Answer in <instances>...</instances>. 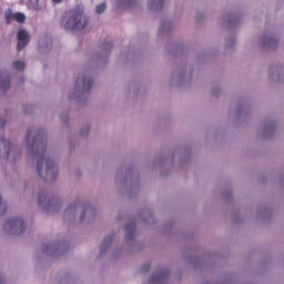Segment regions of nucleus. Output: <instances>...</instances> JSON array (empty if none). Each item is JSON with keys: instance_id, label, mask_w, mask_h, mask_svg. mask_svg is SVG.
<instances>
[{"instance_id": "7", "label": "nucleus", "mask_w": 284, "mask_h": 284, "mask_svg": "<svg viewBox=\"0 0 284 284\" xmlns=\"http://www.w3.org/2000/svg\"><path fill=\"white\" fill-rule=\"evenodd\" d=\"M263 45L264 48L275 50V48H278V40H276L275 38H264Z\"/></svg>"}, {"instance_id": "9", "label": "nucleus", "mask_w": 284, "mask_h": 284, "mask_svg": "<svg viewBox=\"0 0 284 284\" xmlns=\"http://www.w3.org/2000/svg\"><path fill=\"white\" fill-rule=\"evenodd\" d=\"M113 239H114V235H109V236L104 237V240L100 246L102 254L105 252V250H108V247H110V243H112Z\"/></svg>"}, {"instance_id": "25", "label": "nucleus", "mask_w": 284, "mask_h": 284, "mask_svg": "<svg viewBox=\"0 0 284 284\" xmlns=\"http://www.w3.org/2000/svg\"><path fill=\"white\" fill-rule=\"evenodd\" d=\"M105 45H106V48H110V49H112V44H110V43H106Z\"/></svg>"}, {"instance_id": "28", "label": "nucleus", "mask_w": 284, "mask_h": 284, "mask_svg": "<svg viewBox=\"0 0 284 284\" xmlns=\"http://www.w3.org/2000/svg\"><path fill=\"white\" fill-rule=\"evenodd\" d=\"M17 158H18V159H21V154H20V153H17Z\"/></svg>"}, {"instance_id": "11", "label": "nucleus", "mask_w": 284, "mask_h": 284, "mask_svg": "<svg viewBox=\"0 0 284 284\" xmlns=\"http://www.w3.org/2000/svg\"><path fill=\"white\" fill-rule=\"evenodd\" d=\"M134 230H136V225L134 223L126 224L125 232L129 239H131V236H134Z\"/></svg>"}, {"instance_id": "24", "label": "nucleus", "mask_w": 284, "mask_h": 284, "mask_svg": "<svg viewBox=\"0 0 284 284\" xmlns=\"http://www.w3.org/2000/svg\"><path fill=\"white\" fill-rule=\"evenodd\" d=\"M53 3H62L63 0H52Z\"/></svg>"}, {"instance_id": "29", "label": "nucleus", "mask_w": 284, "mask_h": 284, "mask_svg": "<svg viewBox=\"0 0 284 284\" xmlns=\"http://www.w3.org/2000/svg\"><path fill=\"white\" fill-rule=\"evenodd\" d=\"M79 81H80V79L77 80V85H79Z\"/></svg>"}, {"instance_id": "5", "label": "nucleus", "mask_w": 284, "mask_h": 284, "mask_svg": "<svg viewBox=\"0 0 284 284\" xmlns=\"http://www.w3.org/2000/svg\"><path fill=\"white\" fill-rule=\"evenodd\" d=\"M166 276H170V271L162 268L160 273L153 274L150 277L149 283H161V281H163Z\"/></svg>"}, {"instance_id": "13", "label": "nucleus", "mask_w": 284, "mask_h": 284, "mask_svg": "<svg viewBox=\"0 0 284 284\" xmlns=\"http://www.w3.org/2000/svg\"><path fill=\"white\" fill-rule=\"evenodd\" d=\"M0 88L2 90H10V88H12V84L10 83V78H7L6 80H1Z\"/></svg>"}, {"instance_id": "6", "label": "nucleus", "mask_w": 284, "mask_h": 284, "mask_svg": "<svg viewBox=\"0 0 284 284\" xmlns=\"http://www.w3.org/2000/svg\"><path fill=\"white\" fill-rule=\"evenodd\" d=\"M0 148H3L7 152V159H10V154H16L14 146L10 143V141L0 138Z\"/></svg>"}, {"instance_id": "16", "label": "nucleus", "mask_w": 284, "mask_h": 284, "mask_svg": "<svg viewBox=\"0 0 284 284\" xmlns=\"http://www.w3.org/2000/svg\"><path fill=\"white\" fill-rule=\"evenodd\" d=\"M13 68L14 70H18V71L26 70V62L18 60L13 62Z\"/></svg>"}, {"instance_id": "14", "label": "nucleus", "mask_w": 284, "mask_h": 284, "mask_svg": "<svg viewBox=\"0 0 284 284\" xmlns=\"http://www.w3.org/2000/svg\"><path fill=\"white\" fill-rule=\"evenodd\" d=\"M13 20L17 21L18 23H24L26 22V14L14 13L13 14Z\"/></svg>"}, {"instance_id": "21", "label": "nucleus", "mask_w": 284, "mask_h": 284, "mask_svg": "<svg viewBox=\"0 0 284 284\" xmlns=\"http://www.w3.org/2000/svg\"><path fill=\"white\" fill-rule=\"evenodd\" d=\"M12 19H14V14L6 16L7 23H12Z\"/></svg>"}, {"instance_id": "19", "label": "nucleus", "mask_w": 284, "mask_h": 284, "mask_svg": "<svg viewBox=\"0 0 284 284\" xmlns=\"http://www.w3.org/2000/svg\"><path fill=\"white\" fill-rule=\"evenodd\" d=\"M152 267V264L146 263L142 266L141 272H150V268Z\"/></svg>"}, {"instance_id": "8", "label": "nucleus", "mask_w": 284, "mask_h": 284, "mask_svg": "<svg viewBox=\"0 0 284 284\" xmlns=\"http://www.w3.org/2000/svg\"><path fill=\"white\" fill-rule=\"evenodd\" d=\"M38 201L40 205H44V203L49 206H52V200L48 196V194L39 193Z\"/></svg>"}, {"instance_id": "2", "label": "nucleus", "mask_w": 284, "mask_h": 284, "mask_svg": "<svg viewBox=\"0 0 284 284\" xmlns=\"http://www.w3.org/2000/svg\"><path fill=\"white\" fill-rule=\"evenodd\" d=\"M89 23L88 17L83 14V9L77 7L69 12V19L64 26L67 30H83Z\"/></svg>"}, {"instance_id": "10", "label": "nucleus", "mask_w": 284, "mask_h": 284, "mask_svg": "<svg viewBox=\"0 0 284 284\" xmlns=\"http://www.w3.org/2000/svg\"><path fill=\"white\" fill-rule=\"evenodd\" d=\"M163 1L164 0H149V8L151 10H159L163 8Z\"/></svg>"}, {"instance_id": "15", "label": "nucleus", "mask_w": 284, "mask_h": 284, "mask_svg": "<svg viewBox=\"0 0 284 284\" xmlns=\"http://www.w3.org/2000/svg\"><path fill=\"white\" fill-rule=\"evenodd\" d=\"M105 10H108V4H106L105 2L99 4V6L95 8L97 14H103V12H105Z\"/></svg>"}, {"instance_id": "1", "label": "nucleus", "mask_w": 284, "mask_h": 284, "mask_svg": "<svg viewBox=\"0 0 284 284\" xmlns=\"http://www.w3.org/2000/svg\"><path fill=\"white\" fill-rule=\"evenodd\" d=\"M32 136H34V139L31 144V151L33 154H36V156H38V174L40 179H43L44 181H54V179L59 178V169L57 168V164H54V161H52V159H45V151H42L43 148H45L47 145V142L43 141L45 134L39 130H29L27 133L28 145H30Z\"/></svg>"}, {"instance_id": "4", "label": "nucleus", "mask_w": 284, "mask_h": 284, "mask_svg": "<svg viewBox=\"0 0 284 284\" xmlns=\"http://www.w3.org/2000/svg\"><path fill=\"white\" fill-rule=\"evenodd\" d=\"M28 43H30V36H28L26 30H20L18 32V52L24 50V48L28 47Z\"/></svg>"}, {"instance_id": "12", "label": "nucleus", "mask_w": 284, "mask_h": 284, "mask_svg": "<svg viewBox=\"0 0 284 284\" xmlns=\"http://www.w3.org/2000/svg\"><path fill=\"white\" fill-rule=\"evenodd\" d=\"M82 85L84 90H92V85H94V80H88L87 78H83Z\"/></svg>"}, {"instance_id": "23", "label": "nucleus", "mask_w": 284, "mask_h": 284, "mask_svg": "<svg viewBox=\"0 0 284 284\" xmlns=\"http://www.w3.org/2000/svg\"><path fill=\"white\" fill-rule=\"evenodd\" d=\"M0 284H6V280H3V277L0 276Z\"/></svg>"}, {"instance_id": "22", "label": "nucleus", "mask_w": 284, "mask_h": 284, "mask_svg": "<svg viewBox=\"0 0 284 284\" xmlns=\"http://www.w3.org/2000/svg\"><path fill=\"white\" fill-rule=\"evenodd\" d=\"M72 210H77V205L69 206L65 211V214H68V212H72Z\"/></svg>"}, {"instance_id": "18", "label": "nucleus", "mask_w": 284, "mask_h": 284, "mask_svg": "<svg viewBox=\"0 0 284 284\" xmlns=\"http://www.w3.org/2000/svg\"><path fill=\"white\" fill-rule=\"evenodd\" d=\"M6 212H8V206L3 203V200L0 196V214H6Z\"/></svg>"}, {"instance_id": "17", "label": "nucleus", "mask_w": 284, "mask_h": 284, "mask_svg": "<svg viewBox=\"0 0 284 284\" xmlns=\"http://www.w3.org/2000/svg\"><path fill=\"white\" fill-rule=\"evenodd\" d=\"M119 7L125 6L126 8H130V6H134V0H118Z\"/></svg>"}, {"instance_id": "27", "label": "nucleus", "mask_w": 284, "mask_h": 284, "mask_svg": "<svg viewBox=\"0 0 284 284\" xmlns=\"http://www.w3.org/2000/svg\"><path fill=\"white\" fill-rule=\"evenodd\" d=\"M85 219V213H82L81 220Z\"/></svg>"}, {"instance_id": "26", "label": "nucleus", "mask_w": 284, "mask_h": 284, "mask_svg": "<svg viewBox=\"0 0 284 284\" xmlns=\"http://www.w3.org/2000/svg\"><path fill=\"white\" fill-rule=\"evenodd\" d=\"M90 134V129H87L85 135Z\"/></svg>"}, {"instance_id": "20", "label": "nucleus", "mask_w": 284, "mask_h": 284, "mask_svg": "<svg viewBox=\"0 0 284 284\" xmlns=\"http://www.w3.org/2000/svg\"><path fill=\"white\" fill-rule=\"evenodd\" d=\"M50 250H54V245L53 244H49V245H47V247H44V252L47 254H52V252H50Z\"/></svg>"}, {"instance_id": "3", "label": "nucleus", "mask_w": 284, "mask_h": 284, "mask_svg": "<svg viewBox=\"0 0 284 284\" xmlns=\"http://www.w3.org/2000/svg\"><path fill=\"white\" fill-rule=\"evenodd\" d=\"M4 231L7 234L19 235L26 232V222L22 219H9L4 223Z\"/></svg>"}]
</instances>
